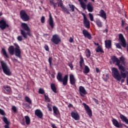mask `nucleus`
Listing matches in <instances>:
<instances>
[{"label":"nucleus","instance_id":"1","mask_svg":"<svg viewBox=\"0 0 128 128\" xmlns=\"http://www.w3.org/2000/svg\"><path fill=\"white\" fill-rule=\"evenodd\" d=\"M111 60L113 64H114L115 62L116 63V66H118L119 70H120V72H118V68H112V72L113 78L118 82L122 80V78H126L128 74V72L126 71V68H124V66H122V65H120V60H118L116 56H112L111 58Z\"/></svg>","mask_w":128,"mask_h":128},{"label":"nucleus","instance_id":"2","mask_svg":"<svg viewBox=\"0 0 128 128\" xmlns=\"http://www.w3.org/2000/svg\"><path fill=\"white\" fill-rule=\"evenodd\" d=\"M14 46L16 47L14 48V46H11L8 48V52L10 56H14L15 52V56L19 58H22V51H20V48L18 44L14 43Z\"/></svg>","mask_w":128,"mask_h":128},{"label":"nucleus","instance_id":"3","mask_svg":"<svg viewBox=\"0 0 128 128\" xmlns=\"http://www.w3.org/2000/svg\"><path fill=\"white\" fill-rule=\"evenodd\" d=\"M118 40L120 42V43H116V48L122 50V48H126V38L122 34H118Z\"/></svg>","mask_w":128,"mask_h":128},{"label":"nucleus","instance_id":"4","mask_svg":"<svg viewBox=\"0 0 128 128\" xmlns=\"http://www.w3.org/2000/svg\"><path fill=\"white\" fill-rule=\"evenodd\" d=\"M56 78L58 82H62L63 86H66V84H68V74L65 75L64 78H62V74L60 72H58L56 76Z\"/></svg>","mask_w":128,"mask_h":128},{"label":"nucleus","instance_id":"5","mask_svg":"<svg viewBox=\"0 0 128 128\" xmlns=\"http://www.w3.org/2000/svg\"><path fill=\"white\" fill-rule=\"evenodd\" d=\"M0 64L3 72L6 76H12V72L8 64L4 61H1Z\"/></svg>","mask_w":128,"mask_h":128},{"label":"nucleus","instance_id":"6","mask_svg":"<svg viewBox=\"0 0 128 128\" xmlns=\"http://www.w3.org/2000/svg\"><path fill=\"white\" fill-rule=\"evenodd\" d=\"M20 18L23 22H28L30 20V16L28 15L24 10H22L20 12Z\"/></svg>","mask_w":128,"mask_h":128},{"label":"nucleus","instance_id":"7","mask_svg":"<svg viewBox=\"0 0 128 128\" xmlns=\"http://www.w3.org/2000/svg\"><path fill=\"white\" fill-rule=\"evenodd\" d=\"M112 122L113 124L116 126V128H122L123 126H125L126 128H128V126L122 122H118V121L116 120V119L112 118Z\"/></svg>","mask_w":128,"mask_h":128},{"label":"nucleus","instance_id":"8","mask_svg":"<svg viewBox=\"0 0 128 128\" xmlns=\"http://www.w3.org/2000/svg\"><path fill=\"white\" fill-rule=\"evenodd\" d=\"M2 16V12H0V16ZM10 26L8 24H6V21L4 20H0V28L4 30H6V28H8Z\"/></svg>","mask_w":128,"mask_h":128},{"label":"nucleus","instance_id":"9","mask_svg":"<svg viewBox=\"0 0 128 128\" xmlns=\"http://www.w3.org/2000/svg\"><path fill=\"white\" fill-rule=\"evenodd\" d=\"M51 42H52L54 44L58 45L61 42L60 38V36L58 34H55L52 36Z\"/></svg>","mask_w":128,"mask_h":128},{"label":"nucleus","instance_id":"10","mask_svg":"<svg viewBox=\"0 0 128 128\" xmlns=\"http://www.w3.org/2000/svg\"><path fill=\"white\" fill-rule=\"evenodd\" d=\"M82 15L84 16V24L85 28H90V21L88 20V18H86V16L84 13L82 14Z\"/></svg>","mask_w":128,"mask_h":128},{"label":"nucleus","instance_id":"11","mask_svg":"<svg viewBox=\"0 0 128 128\" xmlns=\"http://www.w3.org/2000/svg\"><path fill=\"white\" fill-rule=\"evenodd\" d=\"M83 106L88 116H89L90 118H91V116H92V110H90V106L86 104V103H84Z\"/></svg>","mask_w":128,"mask_h":128},{"label":"nucleus","instance_id":"12","mask_svg":"<svg viewBox=\"0 0 128 128\" xmlns=\"http://www.w3.org/2000/svg\"><path fill=\"white\" fill-rule=\"evenodd\" d=\"M70 84L74 86H76V79L74 78V76L72 74H70Z\"/></svg>","mask_w":128,"mask_h":128},{"label":"nucleus","instance_id":"13","mask_svg":"<svg viewBox=\"0 0 128 128\" xmlns=\"http://www.w3.org/2000/svg\"><path fill=\"white\" fill-rule=\"evenodd\" d=\"M20 32L22 36L24 38H28V36H32V33H30V29H29L28 31H27V33L24 32V30H20Z\"/></svg>","mask_w":128,"mask_h":128},{"label":"nucleus","instance_id":"14","mask_svg":"<svg viewBox=\"0 0 128 128\" xmlns=\"http://www.w3.org/2000/svg\"><path fill=\"white\" fill-rule=\"evenodd\" d=\"M82 34L84 36V38H88V40H92V34H90L88 31L86 29L83 30Z\"/></svg>","mask_w":128,"mask_h":128},{"label":"nucleus","instance_id":"15","mask_svg":"<svg viewBox=\"0 0 128 128\" xmlns=\"http://www.w3.org/2000/svg\"><path fill=\"white\" fill-rule=\"evenodd\" d=\"M48 22L51 28H54V18H52V16L50 13L49 14V20H48Z\"/></svg>","mask_w":128,"mask_h":128},{"label":"nucleus","instance_id":"16","mask_svg":"<svg viewBox=\"0 0 128 128\" xmlns=\"http://www.w3.org/2000/svg\"><path fill=\"white\" fill-rule=\"evenodd\" d=\"M79 92L80 95L82 97L84 96V94H88V92H86V90L84 87L82 86H80L79 87Z\"/></svg>","mask_w":128,"mask_h":128},{"label":"nucleus","instance_id":"17","mask_svg":"<svg viewBox=\"0 0 128 128\" xmlns=\"http://www.w3.org/2000/svg\"><path fill=\"white\" fill-rule=\"evenodd\" d=\"M71 116L72 118L75 120H80V115L76 112H71Z\"/></svg>","mask_w":128,"mask_h":128},{"label":"nucleus","instance_id":"18","mask_svg":"<svg viewBox=\"0 0 128 128\" xmlns=\"http://www.w3.org/2000/svg\"><path fill=\"white\" fill-rule=\"evenodd\" d=\"M120 118L122 120V122H124L126 124H128V117L124 116V114L120 113Z\"/></svg>","mask_w":128,"mask_h":128},{"label":"nucleus","instance_id":"19","mask_svg":"<svg viewBox=\"0 0 128 128\" xmlns=\"http://www.w3.org/2000/svg\"><path fill=\"white\" fill-rule=\"evenodd\" d=\"M98 16H100V18H104V20H106V12L104 11V10H101L100 11Z\"/></svg>","mask_w":128,"mask_h":128},{"label":"nucleus","instance_id":"20","mask_svg":"<svg viewBox=\"0 0 128 128\" xmlns=\"http://www.w3.org/2000/svg\"><path fill=\"white\" fill-rule=\"evenodd\" d=\"M35 116H36L39 118H42V116H44L42 112V111L38 109L35 110Z\"/></svg>","mask_w":128,"mask_h":128},{"label":"nucleus","instance_id":"21","mask_svg":"<svg viewBox=\"0 0 128 128\" xmlns=\"http://www.w3.org/2000/svg\"><path fill=\"white\" fill-rule=\"evenodd\" d=\"M78 2H80V4L82 8L84 10H86V5L84 2H88V0H78Z\"/></svg>","mask_w":128,"mask_h":128},{"label":"nucleus","instance_id":"22","mask_svg":"<svg viewBox=\"0 0 128 128\" xmlns=\"http://www.w3.org/2000/svg\"><path fill=\"white\" fill-rule=\"evenodd\" d=\"M105 46L106 48L110 50L112 48V40H106L105 41Z\"/></svg>","mask_w":128,"mask_h":128},{"label":"nucleus","instance_id":"23","mask_svg":"<svg viewBox=\"0 0 128 128\" xmlns=\"http://www.w3.org/2000/svg\"><path fill=\"white\" fill-rule=\"evenodd\" d=\"M25 100L26 102L28 104V105L27 106V108H30V106L32 104V100H30V98H29L28 96H25Z\"/></svg>","mask_w":128,"mask_h":128},{"label":"nucleus","instance_id":"24","mask_svg":"<svg viewBox=\"0 0 128 128\" xmlns=\"http://www.w3.org/2000/svg\"><path fill=\"white\" fill-rule=\"evenodd\" d=\"M21 26L22 28L24 30H26V32H28L30 30L28 26V25L26 23H22Z\"/></svg>","mask_w":128,"mask_h":128},{"label":"nucleus","instance_id":"25","mask_svg":"<svg viewBox=\"0 0 128 128\" xmlns=\"http://www.w3.org/2000/svg\"><path fill=\"white\" fill-rule=\"evenodd\" d=\"M1 52L3 56H4L5 58H10V56L8 53H6V48H2V49Z\"/></svg>","mask_w":128,"mask_h":128},{"label":"nucleus","instance_id":"26","mask_svg":"<svg viewBox=\"0 0 128 128\" xmlns=\"http://www.w3.org/2000/svg\"><path fill=\"white\" fill-rule=\"evenodd\" d=\"M87 10L89 12H94V6L89 3L87 4Z\"/></svg>","mask_w":128,"mask_h":128},{"label":"nucleus","instance_id":"27","mask_svg":"<svg viewBox=\"0 0 128 128\" xmlns=\"http://www.w3.org/2000/svg\"><path fill=\"white\" fill-rule=\"evenodd\" d=\"M53 112L55 116H58L60 114V111H58V109L56 106H53Z\"/></svg>","mask_w":128,"mask_h":128},{"label":"nucleus","instance_id":"28","mask_svg":"<svg viewBox=\"0 0 128 128\" xmlns=\"http://www.w3.org/2000/svg\"><path fill=\"white\" fill-rule=\"evenodd\" d=\"M96 52H101V54H104V52L102 50V48L100 46H98L96 49Z\"/></svg>","mask_w":128,"mask_h":128},{"label":"nucleus","instance_id":"29","mask_svg":"<svg viewBox=\"0 0 128 128\" xmlns=\"http://www.w3.org/2000/svg\"><path fill=\"white\" fill-rule=\"evenodd\" d=\"M51 90H52V92L55 94H56V84H50Z\"/></svg>","mask_w":128,"mask_h":128},{"label":"nucleus","instance_id":"30","mask_svg":"<svg viewBox=\"0 0 128 128\" xmlns=\"http://www.w3.org/2000/svg\"><path fill=\"white\" fill-rule=\"evenodd\" d=\"M90 68H88V66H85L84 70L83 71L84 74H88L90 72Z\"/></svg>","mask_w":128,"mask_h":128},{"label":"nucleus","instance_id":"31","mask_svg":"<svg viewBox=\"0 0 128 128\" xmlns=\"http://www.w3.org/2000/svg\"><path fill=\"white\" fill-rule=\"evenodd\" d=\"M24 118H25V120H26V124L28 126V124H30V118L28 116H25Z\"/></svg>","mask_w":128,"mask_h":128},{"label":"nucleus","instance_id":"32","mask_svg":"<svg viewBox=\"0 0 128 128\" xmlns=\"http://www.w3.org/2000/svg\"><path fill=\"white\" fill-rule=\"evenodd\" d=\"M95 22L98 28H102V22L100 21V20H96Z\"/></svg>","mask_w":128,"mask_h":128},{"label":"nucleus","instance_id":"33","mask_svg":"<svg viewBox=\"0 0 128 128\" xmlns=\"http://www.w3.org/2000/svg\"><path fill=\"white\" fill-rule=\"evenodd\" d=\"M84 62V58H82V56H80V68H82V64Z\"/></svg>","mask_w":128,"mask_h":128},{"label":"nucleus","instance_id":"34","mask_svg":"<svg viewBox=\"0 0 128 128\" xmlns=\"http://www.w3.org/2000/svg\"><path fill=\"white\" fill-rule=\"evenodd\" d=\"M70 8V12H74V8H76V6L74 4H69Z\"/></svg>","mask_w":128,"mask_h":128},{"label":"nucleus","instance_id":"35","mask_svg":"<svg viewBox=\"0 0 128 128\" xmlns=\"http://www.w3.org/2000/svg\"><path fill=\"white\" fill-rule=\"evenodd\" d=\"M86 56L88 58L90 56V50L89 49L86 50Z\"/></svg>","mask_w":128,"mask_h":128},{"label":"nucleus","instance_id":"36","mask_svg":"<svg viewBox=\"0 0 128 128\" xmlns=\"http://www.w3.org/2000/svg\"><path fill=\"white\" fill-rule=\"evenodd\" d=\"M58 2H58V6H60L61 8H62V7H64V6H62L64 4L62 0H58Z\"/></svg>","mask_w":128,"mask_h":128},{"label":"nucleus","instance_id":"37","mask_svg":"<svg viewBox=\"0 0 128 128\" xmlns=\"http://www.w3.org/2000/svg\"><path fill=\"white\" fill-rule=\"evenodd\" d=\"M62 10H64V12H66L67 14H70V12L68 10V8L65 6L62 7Z\"/></svg>","mask_w":128,"mask_h":128},{"label":"nucleus","instance_id":"38","mask_svg":"<svg viewBox=\"0 0 128 128\" xmlns=\"http://www.w3.org/2000/svg\"><path fill=\"white\" fill-rule=\"evenodd\" d=\"M44 96L45 98V101L46 102H50V99L48 96H46V94H44Z\"/></svg>","mask_w":128,"mask_h":128},{"label":"nucleus","instance_id":"39","mask_svg":"<svg viewBox=\"0 0 128 128\" xmlns=\"http://www.w3.org/2000/svg\"><path fill=\"white\" fill-rule=\"evenodd\" d=\"M3 121L6 124L10 125V122H8V118H6V116L3 117Z\"/></svg>","mask_w":128,"mask_h":128},{"label":"nucleus","instance_id":"40","mask_svg":"<svg viewBox=\"0 0 128 128\" xmlns=\"http://www.w3.org/2000/svg\"><path fill=\"white\" fill-rule=\"evenodd\" d=\"M44 90L42 88H40L38 90V94H44Z\"/></svg>","mask_w":128,"mask_h":128},{"label":"nucleus","instance_id":"41","mask_svg":"<svg viewBox=\"0 0 128 128\" xmlns=\"http://www.w3.org/2000/svg\"><path fill=\"white\" fill-rule=\"evenodd\" d=\"M52 104H50V103H48L47 104V107L48 108V109L49 112H52Z\"/></svg>","mask_w":128,"mask_h":128},{"label":"nucleus","instance_id":"42","mask_svg":"<svg viewBox=\"0 0 128 128\" xmlns=\"http://www.w3.org/2000/svg\"><path fill=\"white\" fill-rule=\"evenodd\" d=\"M4 90H6V91L8 92H10V87L8 86H6L4 88Z\"/></svg>","mask_w":128,"mask_h":128},{"label":"nucleus","instance_id":"43","mask_svg":"<svg viewBox=\"0 0 128 128\" xmlns=\"http://www.w3.org/2000/svg\"><path fill=\"white\" fill-rule=\"evenodd\" d=\"M88 16H90L91 22H94V16L92 15V13H89Z\"/></svg>","mask_w":128,"mask_h":128},{"label":"nucleus","instance_id":"44","mask_svg":"<svg viewBox=\"0 0 128 128\" xmlns=\"http://www.w3.org/2000/svg\"><path fill=\"white\" fill-rule=\"evenodd\" d=\"M12 110H13L14 112H16L18 111V109L16 106H12Z\"/></svg>","mask_w":128,"mask_h":128},{"label":"nucleus","instance_id":"45","mask_svg":"<svg viewBox=\"0 0 128 128\" xmlns=\"http://www.w3.org/2000/svg\"><path fill=\"white\" fill-rule=\"evenodd\" d=\"M120 62H121L122 64H124V60L125 58H124V56H122L120 58Z\"/></svg>","mask_w":128,"mask_h":128},{"label":"nucleus","instance_id":"46","mask_svg":"<svg viewBox=\"0 0 128 128\" xmlns=\"http://www.w3.org/2000/svg\"><path fill=\"white\" fill-rule=\"evenodd\" d=\"M0 114H2V116H6V112H4V110L2 108L0 109Z\"/></svg>","mask_w":128,"mask_h":128},{"label":"nucleus","instance_id":"47","mask_svg":"<svg viewBox=\"0 0 128 128\" xmlns=\"http://www.w3.org/2000/svg\"><path fill=\"white\" fill-rule=\"evenodd\" d=\"M52 57H49L48 58V62L50 64V66H52Z\"/></svg>","mask_w":128,"mask_h":128},{"label":"nucleus","instance_id":"48","mask_svg":"<svg viewBox=\"0 0 128 128\" xmlns=\"http://www.w3.org/2000/svg\"><path fill=\"white\" fill-rule=\"evenodd\" d=\"M46 22V17L44 16H42L41 18V22L42 24H44Z\"/></svg>","mask_w":128,"mask_h":128},{"label":"nucleus","instance_id":"49","mask_svg":"<svg viewBox=\"0 0 128 128\" xmlns=\"http://www.w3.org/2000/svg\"><path fill=\"white\" fill-rule=\"evenodd\" d=\"M44 48L45 49L46 52H48L50 50V48H48V46L45 44Z\"/></svg>","mask_w":128,"mask_h":128},{"label":"nucleus","instance_id":"50","mask_svg":"<svg viewBox=\"0 0 128 128\" xmlns=\"http://www.w3.org/2000/svg\"><path fill=\"white\" fill-rule=\"evenodd\" d=\"M124 24H126V21H124V20H122L121 24L122 28H124Z\"/></svg>","mask_w":128,"mask_h":128},{"label":"nucleus","instance_id":"51","mask_svg":"<svg viewBox=\"0 0 128 128\" xmlns=\"http://www.w3.org/2000/svg\"><path fill=\"white\" fill-rule=\"evenodd\" d=\"M17 40H19V42H22V36H18Z\"/></svg>","mask_w":128,"mask_h":128},{"label":"nucleus","instance_id":"52","mask_svg":"<svg viewBox=\"0 0 128 128\" xmlns=\"http://www.w3.org/2000/svg\"><path fill=\"white\" fill-rule=\"evenodd\" d=\"M92 100H93L94 102H96V104H98V100L96 98H93Z\"/></svg>","mask_w":128,"mask_h":128},{"label":"nucleus","instance_id":"53","mask_svg":"<svg viewBox=\"0 0 128 128\" xmlns=\"http://www.w3.org/2000/svg\"><path fill=\"white\" fill-rule=\"evenodd\" d=\"M68 66H70L71 70H72L74 68V65H72V63L68 64Z\"/></svg>","mask_w":128,"mask_h":128},{"label":"nucleus","instance_id":"54","mask_svg":"<svg viewBox=\"0 0 128 128\" xmlns=\"http://www.w3.org/2000/svg\"><path fill=\"white\" fill-rule=\"evenodd\" d=\"M50 3L51 6H53L54 2V0H50Z\"/></svg>","mask_w":128,"mask_h":128},{"label":"nucleus","instance_id":"55","mask_svg":"<svg viewBox=\"0 0 128 128\" xmlns=\"http://www.w3.org/2000/svg\"><path fill=\"white\" fill-rule=\"evenodd\" d=\"M69 42H74V38H72V37H70Z\"/></svg>","mask_w":128,"mask_h":128},{"label":"nucleus","instance_id":"56","mask_svg":"<svg viewBox=\"0 0 128 128\" xmlns=\"http://www.w3.org/2000/svg\"><path fill=\"white\" fill-rule=\"evenodd\" d=\"M73 106H72V104H69L68 105V108H73Z\"/></svg>","mask_w":128,"mask_h":128},{"label":"nucleus","instance_id":"57","mask_svg":"<svg viewBox=\"0 0 128 128\" xmlns=\"http://www.w3.org/2000/svg\"><path fill=\"white\" fill-rule=\"evenodd\" d=\"M100 72V69H98V68H96V72L98 74V72Z\"/></svg>","mask_w":128,"mask_h":128},{"label":"nucleus","instance_id":"58","mask_svg":"<svg viewBox=\"0 0 128 128\" xmlns=\"http://www.w3.org/2000/svg\"><path fill=\"white\" fill-rule=\"evenodd\" d=\"M53 6H54V8H56L57 4L56 3H54Z\"/></svg>","mask_w":128,"mask_h":128},{"label":"nucleus","instance_id":"59","mask_svg":"<svg viewBox=\"0 0 128 128\" xmlns=\"http://www.w3.org/2000/svg\"><path fill=\"white\" fill-rule=\"evenodd\" d=\"M52 128H58L56 127V125H55L54 124H52Z\"/></svg>","mask_w":128,"mask_h":128},{"label":"nucleus","instance_id":"60","mask_svg":"<svg viewBox=\"0 0 128 128\" xmlns=\"http://www.w3.org/2000/svg\"><path fill=\"white\" fill-rule=\"evenodd\" d=\"M51 76L52 78H55L54 74H51Z\"/></svg>","mask_w":128,"mask_h":128},{"label":"nucleus","instance_id":"61","mask_svg":"<svg viewBox=\"0 0 128 128\" xmlns=\"http://www.w3.org/2000/svg\"><path fill=\"white\" fill-rule=\"evenodd\" d=\"M104 32H108V29H106L104 30Z\"/></svg>","mask_w":128,"mask_h":128},{"label":"nucleus","instance_id":"62","mask_svg":"<svg viewBox=\"0 0 128 128\" xmlns=\"http://www.w3.org/2000/svg\"><path fill=\"white\" fill-rule=\"evenodd\" d=\"M94 44L95 46H100V44L98 43L94 42Z\"/></svg>","mask_w":128,"mask_h":128},{"label":"nucleus","instance_id":"63","mask_svg":"<svg viewBox=\"0 0 128 128\" xmlns=\"http://www.w3.org/2000/svg\"><path fill=\"white\" fill-rule=\"evenodd\" d=\"M126 48L127 52H128V44H126Z\"/></svg>","mask_w":128,"mask_h":128},{"label":"nucleus","instance_id":"64","mask_svg":"<svg viewBox=\"0 0 128 128\" xmlns=\"http://www.w3.org/2000/svg\"><path fill=\"white\" fill-rule=\"evenodd\" d=\"M126 30H128V26L125 28Z\"/></svg>","mask_w":128,"mask_h":128}]
</instances>
